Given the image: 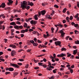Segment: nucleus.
Masks as SVG:
<instances>
[{
	"label": "nucleus",
	"instance_id": "09e8293b",
	"mask_svg": "<svg viewBox=\"0 0 79 79\" xmlns=\"http://www.w3.org/2000/svg\"><path fill=\"white\" fill-rule=\"evenodd\" d=\"M69 38V36H67L66 38V40H68Z\"/></svg>",
	"mask_w": 79,
	"mask_h": 79
},
{
	"label": "nucleus",
	"instance_id": "de8ad7c7",
	"mask_svg": "<svg viewBox=\"0 0 79 79\" xmlns=\"http://www.w3.org/2000/svg\"><path fill=\"white\" fill-rule=\"evenodd\" d=\"M49 68H52V69H53V68H54V67L51 65L49 67Z\"/></svg>",
	"mask_w": 79,
	"mask_h": 79
},
{
	"label": "nucleus",
	"instance_id": "bb28decb",
	"mask_svg": "<svg viewBox=\"0 0 79 79\" xmlns=\"http://www.w3.org/2000/svg\"><path fill=\"white\" fill-rule=\"evenodd\" d=\"M39 65H40V66H43V63H41L39 62L38 63Z\"/></svg>",
	"mask_w": 79,
	"mask_h": 79
},
{
	"label": "nucleus",
	"instance_id": "37998d69",
	"mask_svg": "<svg viewBox=\"0 0 79 79\" xmlns=\"http://www.w3.org/2000/svg\"><path fill=\"white\" fill-rule=\"evenodd\" d=\"M30 23L31 24H34V21L33 20H31L30 22Z\"/></svg>",
	"mask_w": 79,
	"mask_h": 79
},
{
	"label": "nucleus",
	"instance_id": "c9c22d12",
	"mask_svg": "<svg viewBox=\"0 0 79 79\" xmlns=\"http://www.w3.org/2000/svg\"><path fill=\"white\" fill-rule=\"evenodd\" d=\"M73 19V16L71 15L70 17L69 18V19L70 20H72V19Z\"/></svg>",
	"mask_w": 79,
	"mask_h": 79
},
{
	"label": "nucleus",
	"instance_id": "a19ab883",
	"mask_svg": "<svg viewBox=\"0 0 79 79\" xmlns=\"http://www.w3.org/2000/svg\"><path fill=\"white\" fill-rule=\"evenodd\" d=\"M30 42H31V43L32 44H34V40H31L30 41Z\"/></svg>",
	"mask_w": 79,
	"mask_h": 79
},
{
	"label": "nucleus",
	"instance_id": "f704fd0d",
	"mask_svg": "<svg viewBox=\"0 0 79 79\" xmlns=\"http://www.w3.org/2000/svg\"><path fill=\"white\" fill-rule=\"evenodd\" d=\"M10 74V72H6V73H5L6 75H7V74Z\"/></svg>",
	"mask_w": 79,
	"mask_h": 79
},
{
	"label": "nucleus",
	"instance_id": "4be33fe9",
	"mask_svg": "<svg viewBox=\"0 0 79 79\" xmlns=\"http://www.w3.org/2000/svg\"><path fill=\"white\" fill-rule=\"evenodd\" d=\"M27 27V24L26 23H25L23 25L24 27Z\"/></svg>",
	"mask_w": 79,
	"mask_h": 79
},
{
	"label": "nucleus",
	"instance_id": "3c124183",
	"mask_svg": "<svg viewBox=\"0 0 79 79\" xmlns=\"http://www.w3.org/2000/svg\"><path fill=\"white\" fill-rule=\"evenodd\" d=\"M37 38H35L34 39V40L35 42H37Z\"/></svg>",
	"mask_w": 79,
	"mask_h": 79
},
{
	"label": "nucleus",
	"instance_id": "a878e982",
	"mask_svg": "<svg viewBox=\"0 0 79 79\" xmlns=\"http://www.w3.org/2000/svg\"><path fill=\"white\" fill-rule=\"evenodd\" d=\"M44 56V54H41V55H40L39 56H37V57H38V58L39 57H41V56Z\"/></svg>",
	"mask_w": 79,
	"mask_h": 79
},
{
	"label": "nucleus",
	"instance_id": "774afa93",
	"mask_svg": "<svg viewBox=\"0 0 79 79\" xmlns=\"http://www.w3.org/2000/svg\"><path fill=\"white\" fill-rule=\"evenodd\" d=\"M71 68H74V65H73L71 66Z\"/></svg>",
	"mask_w": 79,
	"mask_h": 79
},
{
	"label": "nucleus",
	"instance_id": "8fccbe9b",
	"mask_svg": "<svg viewBox=\"0 0 79 79\" xmlns=\"http://www.w3.org/2000/svg\"><path fill=\"white\" fill-rule=\"evenodd\" d=\"M70 72L71 73V74H72V73H73V69H70Z\"/></svg>",
	"mask_w": 79,
	"mask_h": 79
},
{
	"label": "nucleus",
	"instance_id": "f3484780",
	"mask_svg": "<svg viewBox=\"0 0 79 79\" xmlns=\"http://www.w3.org/2000/svg\"><path fill=\"white\" fill-rule=\"evenodd\" d=\"M33 46H34L35 47H37V45H38V44L36 43H33Z\"/></svg>",
	"mask_w": 79,
	"mask_h": 79
},
{
	"label": "nucleus",
	"instance_id": "aec40b11",
	"mask_svg": "<svg viewBox=\"0 0 79 79\" xmlns=\"http://www.w3.org/2000/svg\"><path fill=\"white\" fill-rule=\"evenodd\" d=\"M1 17H2L3 18H5V16H4V14H2L0 15V18Z\"/></svg>",
	"mask_w": 79,
	"mask_h": 79
},
{
	"label": "nucleus",
	"instance_id": "b1692460",
	"mask_svg": "<svg viewBox=\"0 0 79 79\" xmlns=\"http://www.w3.org/2000/svg\"><path fill=\"white\" fill-rule=\"evenodd\" d=\"M61 51H66V49L64 48H63L61 49Z\"/></svg>",
	"mask_w": 79,
	"mask_h": 79
},
{
	"label": "nucleus",
	"instance_id": "f8f14e48",
	"mask_svg": "<svg viewBox=\"0 0 79 79\" xmlns=\"http://www.w3.org/2000/svg\"><path fill=\"white\" fill-rule=\"evenodd\" d=\"M9 71H14V69L13 68L10 67L8 69Z\"/></svg>",
	"mask_w": 79,
	"mask_h": 79
},
{
	"label": "nucleus",
	"instance_id": "864d4df0",
	"mask_svg": "<svg viewBox=\"0 0 79 79\" xmlns=\"http://www.w3.org/2000/svg\"><path fill=\"white\" fill-rule=\"evenodd\" d=\"M43 61H44V62H46L47 61V60L45 59V58H44L43 59Z\"/></svg>",
	"mask_w": 79,
	"mask_h": 79
},
{
	"label": "nucleus",
	"instance_id": "7c9ffc66",
	"mask_svg": "<svg viewBox=\"0 0 79 79\" xmlns=\"http://www.w3.org/2000/svg\"><path fill=\"white\" fill-rule=\"evenodd\" d=\"M21 33H23V34H24L25 33V30H22L21 31Z\"/></svg>",
	"mask_w": 79,
	"mask_h": 79
},
{
	"label": "nucleus",
	"instance_id": "39448f33",
	"mask_svg": "<svg viewBox=\"0 0 79 79\" xmlns=\"http://www.w3.org/2000/svg\"><path fill=\"white\" fill-rule=\"evenodd\" d=\"M10 66H12L15 68H19V67L17 64L12 63H10Z\"/></svg>",
	"mask_w": 79,
	"mask_h": 79
},
{
	"label": "nucleus",
	"instance_id": "69168bd1",
	"mask_svg": "<svg viewBox=\"0 0 79 79\" xmlns=\"http://www.w3.org/2000/svg\"><path fill=\"white\" fill-rule=\"evenodd\" d=\"M20 35L21 36V37H24V34H21Z\"/></svg>",
	"mask_w": 79,
	"mask_h": 79
},
{
	"label": "nucleus",
	"instance_id": "dca6fc26",
	"mask_svg": "<svg viewBox=\"0 0 79 79\" xmlns=\"http://www.w3.org/2000/svg\"><path fill=\"white\" fill-rule=\"evenodd\" d=\"M77 52V49H76L73 51V54L74 55H76Z\"/></svg>",
	"mask_w": 79,
	"mask_h": 79
},
{
	"label": "nucleus",
	"instance_id": "680f3d73",
	"mask_svg": "<svg viewBox=\"0 0 79 79\" xmlns=\"http://www.w3.org/2000/svg\"><path fill=\"white\" fill-rule=\"evenodd\" d=\"M37 42L38 43H41L42 42L40 41V40H37Z\"/></svg>",
	"mask_w": 79,
	"mask_h": 79
},
{
	"label": "nucleus",
	"instance_id": "4c0bfd02",
	"mask_svg": "<svg viewBox=\"0 0 79 79\" xmlns=\"http://www.w3.org/2000/svg\"><path fill=\"white\" fill-rule=\"evenodd\" d=\"M10 7H8L5 8V10H9V9H10Z\"/></svg>",
	"mask_w": 79,
	"mask_h": 79
},
{
	"label": "nucleus",
	"instance_id": "5fc2aeb1",
	"mask_svg": "<svg viewBox=\"0 0 79 79\" xmlns=\"http://www.w3.org/2000/svg\"><path fill=\"white\" fill-rule=\"evenodd\" d=\"M71 24L72 25V26H74V25H75V23L73 22H72L71 23Z\"/></svg>",
	"mask_w": 79,
	"mask_h": 79
},
{
	"label": "nucleus",
	"instance_id": "ddd939ff",
	"mask_svg": "<svg viewBox=\"0 0 79 79\" xmlns=\"http://www.w3.org/2000/svg\"><path fill=\"white\" fill-rule=\"evenodd\" d=\"M18 73L14 72L13 73L14 77H15V76H16L17 75H18Z\"/></svg>",
	"mask_w": 79,
	"mask_h": 79
},
{
	"label": "nucleus",
	"instance_id": "e2e57ef3",
	"mask_svg": "<svg viewBox=\"0 0 79 79\" xmlns=\"http://www.w3.org/2000/svg\"><path fill=\"white\" fill-rule=\"evenodd\" d=\"M65 73V74H69V73H70V72H66Z\"/></svg>",
	"mask_w": 79,
	"mask_h": 79
},
{
	"label": "nucleus",
	"instance_id": "c85d7f7f",
	"mask_svg": "<svg viewBox=\"0 0 79 79\" xmlns=\"http://www.w3.org/2000/svg\"><path fill=\"white\" fill-rule=\"evenodd\" d=\"M57 70V69H55L54 70H53L52 71V72L53 73H56V71Z\"/></svg>",
	"mask_w": 79,
	"mask_h": 79
},
{
	"label": "nucleus",
	"instance_id": "c756f323",
	"mask_svg": "<svg viewBox=\"0 0 79 79\" xmlns=\"http://www.w3.org/2000/svg\"><path fill=\"white\" fill-rule=\"evenodd\" d=\"M66 20L68 21V22L69 23V17H67L66 18Z\"/></svg>",
	"mask_w": 79,
	"mask_h": 79
},
{
	"label": "nucleus",
	"instance_id": "338daca9",
	"mask_svg": "<svg viewBox=\"0 0 79 79\" xmlns=\"http://www.w3.org/2000/svg\"><path fill=\"white\" fill-rule=\"evenodd\" d=\"M71 56V54H70L67 56V57H69Z\"/></svg>",
	"mask_w": 79,
	"mask_h": 79
},
{
	"label": "nucleus",
	"instance_id": "473e14b6",
	"mask_svg": "<svg viewBox=\"0 0 79 79\" xmlns=\"http://www.w3.org/2000/svg\"><path fill=\"white\" fill-rule=\"evenodd\" d=\"M54 13H55V11L54 10H52V14H51V15L53 16V15H54Z\"/></svg>",
	"mask_w": 79,
	"mask_h": 79
},
{
	"label": "nucleus",
	"instance_id": "13d9d810",
	"mask_svg": "<svg viewBox=\"0 0 79 79\" xmlns=\"http://www.w3.org/2000/svg\"><path fill=\"white\" fill-rule=\"evenodd\" d=\"M17 24H21V23H20V22L19 21H17L16 22Z\"/></svg>",
	"mask_w": 79,
	"mask_h": 79
},
{
	"label": "nucleus",
	"instance_id": "20e7f679",
	"mask_svg": "<svg viewBox=\"0 0 79 79\" xmlns=\"http://www.w3.org/2000/svg\"><path fill=\"white\" fill-rule=\"evenodd\" d=\"M63 30H64V29H63L62 30H61L60 31V34H61V37H64V35L65 34V33L63 31Z\"/></svg>",
	"mask_w": 79,
	"mask_h": 79
},
{
	"label": "nucleus",
	"instance_id": "e433bc0d",
	"mask_svg": "<svg viewBox=\"0 0 79 79\" xmlns=\"http://www.w3.org/2000/svg\"><path fill=\"white\" fill-rule=\"evenodd\" d=\"M54 7H55V8H58V6L56 4L54 5Z\"/></svg>",
	"mask_w": 79,
	"mask_h": 79
},
{
	"label": "nucleus",
	"instance_id": "423d86ee",
	"mask_svg": "<svg viewBox=\"0 0 79 79\" xmlns=\"http://www.w3.org/2000/svg\"><path fill=\"white\" fill-rule=\"evenodd\" d=\"M16 52H15V51L12 50L11 51V55L12 56H15V53Z\"/></svg>",
	"mask_w": 79,
	"mask_h": 79
},
{
	"label": "nucleus",
	"instance_id": "7ed1b4c3",
	"mask_svg": "<svg viewBox=\"0 0 79 79\" xmlns=\"http://www.w3.org/2000/svg\"><path fill=\"white\" fill-rule=\"evenodd\" d=\"M55 44H56V45H59L60 47H61V42L59 41H56L55 42Z\"/></svg>",
	"mask_w": 79,
	"mask_h": 79
},
{
	"label": "nucleus",
	"instance_id": "f03ea898",
	"mask_svg": "<svg viewBox=\"0 0 79 79\" xmlns=\"http://www.w3.org/2000/svg\"><path fill=\"white\" fill-rule=\"evenodd\" d=\"M57 57H62V59L64 60H65V58L63 56H66V54H63V53H62L60 54H59L57 55Z\"/></svg>",
	"mask_w": 79,
	"mask_h": 79
},
{
	"label": "nucleus",
	"instance_id": "412c9836",
	"mask_svg": "<svg viewBox=\"0 0 79 79\" xmlns=\"http://www.w3.org/2000/svg\"><path fill=\"white\" fill-rule=\"evenodd\" d=\"M48 5V3H43L42 4V6H45V5Z\"/></svg>",
	"mask_w": 79,
	"mask_h": 79
},
{
	"label": "nucleus",
	"instance_id": "4468645a",
	"mask_svg": "<svg viewBox=\"0 0 79 79\" xmlns=\"http://www.w3.org/2000/svg\"><path fill=\"white\" fill-rule=\"evenodd\" d=\"M50 15H48L46 16V18L48 19H52V18H51Z\"/></svg>",
	"mask_w": 79,
	"mask_h": 79
},
{
	"label": "nucleus",
	"instance_id": "5701e85b",
	"mask_svg": "<svg viewBox=\"0 0 79 79\" xmlns=\"http://www.w3.org/2000/svg\"><path fill=\"white\" fill-rule=\"evenodd\" d=\"M24 8H26V9L27 10H29V8H30V6H25L24 7Z\"/></svg>",
	"mask_w": 79,
	"mask_h": 79
},
{
	"label": "nucleus",
	"instance_id": "72a5a7b5",
	"mask_svg": "<svg viewBox=\"0 0 79 79\" xmlns=\"http://www.w3.org/2000/svg\"><path fill=\"white\" fill-rule=\"evenodd\" d=\"M75 44H79V40H77V41H75Z\"/></svg>",
	"mask_w": 79,
	"mask_h": 79
},
{
	"label": "nucleus",
	"instance_id": "49530a36",
	"mask_svg": "<svg viewBox=\"0 0 79 79\" xmlns=\"http://www.w3.org/2000/svg\"><path fill=\"white\" fill-rule=\"evenodd\" d=\"M23 27L22 26H20L19 27V28L20 29H23Z\"/></svg>",
	"mask_w": 79,
	"mask_h": 79
},
{
	"label": "nucleus",
	"instance_id": "f257e3e1",
	"mask_svg": "<svg viewBox=\"0 0 79 79\" xmlns=\"http://www.w3.org/2000/svg\"><path fill=\"white\" fill-rule=\"evenodd\" d=\"M27 2L26 1H23V4L22 3L21 6V7L22 8V9L24 10V7L26 6H27Z\"/></svg>",
	"mask_w": 79,
	"mask_h": 79
},
{
	"label": "nucleus",
	"instance_id": "79ce46f5",
	"mask_svg": "<svg viewBox=\"0 0 79 79\" xmlns=\"http://www.w3.org/2000/svg\"><path fill=\"white\" fill-rule=\"evenodd\" d=\"M53 40H54V41H56V40H58L55 38H53Z\"/></svg>",
	"mask_w": 79,
	"mask_h": 79
},
{
	"label": "nucleus",
	"instance_id": "2eb2a0df",
	"mask_svg": "<svg viewBox=\"0 0 79 79\" xmlns=\"http://www.w3.org/2000/svg\"><path fill=\"white\" fill-rule=\"evenodd\" d=\"M10 25H12L13 26H16V23H15V22H13L10 23Z\"/></svg>",
	"mask_w": 79,
	"mask_h": 79
},
{
	"label": "nucleus",
	"instance_id": "6e6552de",
	"mask_svg": "<svg viewBox=\"0 0 79 79\" xmlns=\"http://www.w3.org/2000/svg\"><path fill=\"white\" fill-rule=\"evenodd\" d=\"M41 13L42 15H44L46 13V11L45 10H43L41 11Z\"/></svg>",
	"mask_w": 79,
	"mask_h": 79
},
{
	"label": "nucleus",
	"instance_id": "1a4fd4ad",
	"mask_svg": "<svg viewBox=\"0 0 79 79\" xmlns=\"http://www.w3.org/2000/svg\"><path fill=\"white\" fill-rule=\"evenodd\" d=\"M1 6L2 8H5V3L4 2L2 3Z\"/></svg>",
	"mask_w": 79,
	"mask_h": 79
},
{
	"label": "nucleus",
	"instance_id": "052dcab7",
	"mask_svg": "<svg viewBox=\"0 0 79 79\" xmlns=\"http://www.w3.org/2000/svg\"><path fill=\"white\" fill-rule=\"evenodd\" d=\"M50 57L51 59H54L55 58L52 56H50Z\"/></svg>",
	"mask_w": 79,
	"mask_h": 79
},
{
	"label": "nucleus",
	"instance_id": "2f4dec72",
	"mask_svg": "<svg viewBox=\"0 0 79 79\" xmlns=\"http://www.w3.org/2000/svg\"><path fill=\"white\" fill-rule=\"evenodd\" d=\"M78 16H79V14L78 13H77L75 16V18H78Z\"/></svg>",
	"mask_w": 79,
	"mask_h": 79
},
{
	"label": "nucleus",
	"instance_id": "393cba45",
	"mask_svg": "<svg viewBox=\"0 0 79 79\" xmlns=\"http://www.w3.org/2000/svg\"><path fill=\"white\" fill-rule=\"evenodd\" d=\"M42 66H43V67H44V68H46L47 67V65H46V64H43Z\"/></svg>",
	"mask_w": 79,
	"mask_h": 79
},
{
	"label": "nucleus",
	"instance_id": "58836bf2",
	"mask_svg": "<svg viewBox=\"0 0 79 79\" xmlns=\"http://www.w3.org/2000/svg\"><path fill=\"white\" fill-rule=\"evenodd\" d=\"M16 19H17V21H21V19L17 17L16 18Z\"/></svg>",
	"mask_w": 79,
	"mask_h": 79
},
{
	"label": "nucleus",
	"instance_id": "c03bdc74",
	"mask_svg": "<svg viewBox=\"0 0 79 79\" xmlns=\"http://www.w3.org/2000/svg\"><path fill=\"white\" fill-rule=\"evenodd\" d=\"M74 27H77V26H78V24H75L74 25Z\"/></svg>",
	"mask_w": 79,
	"mask_h": 79
},
{
	"label": "nucleus",
	"instance_id": "603ef678",
	"mask_svg": "<svg viewBox=\"0 0 79 79\" xmlns=\"http://www.w3.org/2000/svg\"><path fill=\"white\" fill-rule=\"evenodd\" d=\"M19 60L20 61H24V60H23V59H19Z\"/></svg>",
	"mask_w": 79,
	"mask_h": 79
},
{
	"label": "nucleus",
	"instance_id": "0eeeda50",
	"mask_svg": "<svg viewBox=\"0 0 79 79\" xmlns=\"http://www.w3.org/2000/svg\"><path fill=\"white\" fill-rule=\"evenodd\" d=\"M9 2L7 3L8 5H10L11 4L13 3V1L12 0H8Z\"/></svg>",
	"mask_w": 79,
	"mask_h": 79
},
{
	"label": "nucleus",
	"instance_id": "a18cd8bd",
	"mask_svg": "<svg viewBox=\"0 0 79 79\" xmlns=\"http://www.w3.org/2000/svg\"><path fill=\"white\" fill-rule=\"evenodd\" d=\"M44 38H47V37H48V36H47V35H45V34H44Z\"/></svg>",
	"mask_w": 79,
	"mask_h": 79
},
{
	"label": "nucleus",
	"instance_id": "bf43d9fd",
	"mask_svg": "<svg viewBox=\"0 0 79 79\" xmlns=\"http://www.w3.org/2000/svg\"><path fill=\"white\" fill-rule=\"evenodd\" d=\"M28 67H29V64H27L26 66H25L26 68H28Z\"/></svg>",
	"mask_w": 79,
	"mask_h": 79
},
{
	"label": "nucleus",
	"instance_id": "0e129e2a",
	"mask_svg": "<svg viewBox=\"0 0 79 79\" xmlns=\"http://www.w3.org/2000/svg\"><path fill=\"white\" fill-rule=\"evenodd\" d=\"M7 51H9V52H11V49L10 48H8L7 50Z\"/></svg>",
	"mask_w": 79,
	"mask_h": 79
},
{
	"label": "nucleus",
	"instance_id": "9b49d317",
	"mask_svg": "<svg viewBox=\"0 0 79 79\" xmlns=\"http://www.w3.org/2000/svg\"><path fill=\"white\" fill-rule=\"evenodd\" d=\"M9 47H12L13 48H16V45H15L10 44L9 46Z\"/></svg>",
	"mask_w": 79,
	"mask_h": 79
},
{
	"label": "nucleus",
	"instance_id": "a211bd4d",
	"mask_svg": "<svg viewBox=\"0 0 79 79\" xmlns=\"http://www.w3.org/2000/svg\"><path fill=\"white\" fill-rule=\"evenodd\" d=\"M14 28L16 29H19V26L18 25H15L14 26Z\"/></svg>",
	"mask_w": 79,
	"mask_h": 79
},
{
	"label": "nucleus",
	"instance_id": "6e6d98bb",
	"mask_svg": "<svg viewBox=\"0 0 79 79\" xmlns=\"http://www.w3.org/2000/svg\"><path fill=\"white\" fill-rule=\"evenodd\" d=\"M31 50H32L31 49H28L27 50V52H30Z\"/></svg>",
	"mask_w": 79,
	"mask_h": 79
},
{
	"label": "nucleus",
	"instance_id": "ea45409f",
	"mask_svg": "<svg viewBox=\"0 0 79 79\" xmlns=\"http://www.w3.org/2000/svg\"><path fill=\"white\" fill-rule=\"evenodd\" d=\"M66 9L64 8L63 10V13H65V12H66Z\"/></svg>",
	"mask_w": 79,
	"mask_h": 79
},
{
	"label": "nucleus",
	"instance_id": "9d476101",
	"mask_svg": "<svg viewBox=\"0 0 79 79\" xmlns=\"http://www.w3.org/2000/svg\"><path fill=\"white\" fill-rule=\"evenodd\" d=\"M28 5H30V6H33V5H34V3H33L32 2H30L29 1H28Z\"/></svg>",
	"mask_w": 79,
	"mask_h": 79
},
{
	"label": "nucleus",
	"instance_id": "6ab92c4d",
	"mask_svg": "<svg viewBox=\"0 0 79 79\" xmlns=\"http://www.w3.org/2000/svg\"><path fill=\"white\" fill-rule=\"evenodd\" d=\"M30 20H32V18H30L28 19V20L27 19H26V21L27 22H29Z\"/></svg>",
	"mask_w": 79,
	"mask_h": 79
},
{
	"label": "nucleus",
	"instance_id": "cd10ccee",
	"mask_svg": "<svg viewBox=\"0 0 79 79\" xmlns=\"http://www.w3.org/2000/svg\"><path fill=\"white\" fill-rule=\"evenodd\" d=\"M74 32L75 34H79V32L77 30H75Z\"/></svg>",
	"mask_w": 79,
	"mask_h": 79
},
{
	"label": "nucleus",
	"instance_id": "4d7b16f0",
	"mask_svg": "<svg viewBox=\"0 0 79 79\" xmlns=\"http://www.w3.org/2000/svg\"><path fill=\"white\" fill-rule=\"evenodd\" d=\"M4 40H5V43H6V42H7V41H8V40L7 39H4Z\"/></svg>",
	"mask_w": 79,
	"mask_h": 79
}]
</instances>
